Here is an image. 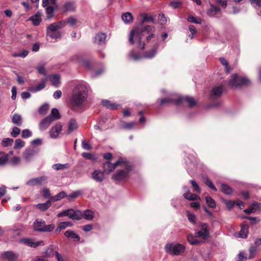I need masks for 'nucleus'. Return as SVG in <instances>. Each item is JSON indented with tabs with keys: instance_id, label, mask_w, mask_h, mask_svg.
Listing matches in <instances>:
<instances>
[{
	"instance_id": "20",
	"label": "nucleus",
	"mask_w": 261,
	"mask_h": 261,
	"mask_svg": "<svg viewBox=\"0 0 261 261\" xmlns=\"http://www.w3.org/2000/svg\"><path fill=\"white\" fill-rule=\"evenodd\" d=\"M92 177L97 182H101L104 179L103 173L100 170H96L92 173Z\"/></svg>"
},
{
	"instance_id": "49",
	"label": "nucleus",
	"mask_w": 261,
	"mask_h": 261,
	"mask_svg": "<svg viewBox=\"0 0 261 261\" xmlns=\"http://www.w3.org/2000/svg\"><path fill=\"white\" fill-rule=\"evenodd\" d=\"M82 194V192L81 191H76L68 195H67L66 196L67 197L68 200L70 201L72 200V199L77 198Z\"/></svg>"
},
{
	"instance_id": "19",
	"label": "nucleus",
	"mask_w": 261,
	"mask_h": 261,
	"mask_svg": "<svg viewBox=\"0 0 261 261\" xmlns=\"http://www.w3.org/2000/svg\"><path fill=\"white\" fill-rule=\"evenodd\" d=\"M60 76L58 74H50V82L52 86L58 88L60 85Z\"/></svg>"
},
{
	"instance_id": "52",
	"label": "nucleus",
	"mask_w": 261,
	"mask_h": 261,
	"mask_svg": "<svg viewBox=\"0 0 261 261\" xmlns=\"http://www.w3.org/2000/svg\"><path fill=\"white\" fill-rule=\"evenodd\" d=\"M206 202L211 208H215L216 206L215 200L210 196H207L205 198Z\"/></svg>"
},
{
	"instance_id": "9",
	"label": "nucleus",
	"mask_w": 261,
	"mask_h": 261,
	"mask_svg": "<svg viewBox=\"0 0 261 261\" xmlns=\"http://www.w3.org/2000/svg\"><path fill=\"white\" fill-rule=\"evenodd\" d=\"M200 230L196 232V237L202 238L203 240H207L210 236V232L208 228V225L206 223L200 222L199 223Z\"/></svg>"
},
{
	"instance_id": "53",
	"label": "nucleus",
	"mask_w": 261,
	"mask_h": 261,
	"mask_svg": "<svg viewBox=\"0 0 261 261\" xmlns=\"http://www.w3.org/2000/svg\"><path fill=\"white\" fill-rule=\"evenodd\" d=\"M29 51L27 50H23L19 53H14L12 55L14 57H22L25 58L28 56Z\"/></svg>"
},
{
	"instance_id": "56",
	"label": "nucleus",
	"mask_w": 261,
	"mask_h": 261,
	"mask_svg": "<svg viewBox=\"0 0 261 261\" xmlns=\"http://www.w3.org/2000/svg\"><path fill=\"white\" fill-rule=\"evenodd\" d=\"M187 20L189 22H191L196 24H200L201 22V20L200 19L197 18L192 15L189 16L187 18Z\"/></svg>"
},
{
	"instance_id": "34",
	"label": "nucleus",
	"mask_w": 261,
	"mask_h": 261,
	"mask_svg": "<svg viewBox=\"0 0 261 261\" xmlns=\"http://www.w3.org/2000/svg\"><path fill=\"white\" fill-rule=\"evenodd\" d=\"M66 193L64 191H62L54 196H50V202H51V201H55L60 200L64 198L65 197H66Z\"/></svg>"
},
{
	"instance_id": "7",
	"label": "nucleus",
	"mask_w": 261,
	"mask_h": 261,
	"mask_svg": "<svg viewBox=\"0 0 261 261\" xmlns=\"http://www.w3.org/2000/svg\"><path fill=\"white\" fill-rule=\"evenodd\" d=\"M166 251L172 255H177L184 252L185 247L180 244L173 245L172 244H167L165 246Z\"/></svg>"
},
{
	"instance_id": "16",
	"label": "nucleus",
	"mask_w": 261,
	"mask_h": 261,
	"mask_svg": "<svg viewBox=\"0 0 261 261\" xmlns=\"http://www.w3.org/2000/svg\"><path fill=\"white\" fill-rule=\"evenodd\" d=\"M101 103L103 106L111 110H116L120 107V105L107 99L102 100Z\"/></svg>"
},
{
	"instance_id": "45",
	"label": "nucleus",
	"mask_w": 261,
	"mask_h": 261,
	"mask_svg": "<svg viewBox=\"0 0 261 261\" xmlns=\"http://www.w3.org/2000/svg\"><path fill=\"white\" fill-rule=\"evenodd\" d=\"M28 20H32L34 25H38L41 22V19L40 16L37 14L35 16L30 17Z\"/></svg>"
},
{
	"instance_id": "2",
	"label": "nucleus",
	"mask_w": 261,
	"mask_h": 261,
	"mask_svg": "<svg viewBox=\"0 0 261 261\" xmlns=\"http://www.w3.org/2000/svg\"><path fill=\"white\" fill-rule=\"evenodd\" d=\"M88 91L86 86L83 84H78L72 90L69 100V105L72 110L83 107L87 100Z\"/></svg>"
},
{
	"instance_id": "51",
	"label": "nucleus",
	"mask_w": 261,
	"mask_h": 261,
	"mask_svg": "<svg viewBox=\"0 0 261 261\" xmlns=\"http://www.w3.org/2000/svg\"><path fill=\"white\" fill-rule=\"evenodd\" d=\"M55 256L58 261H64L62 255L57 251H53L50 249V257Z\"/></svg>"
},
{
	"instance_id": "5",
	"label": "nucleus",
	"mask_w": 261,
	"mask_h": 261,
	"mask_svg": "<svg viewBox=\"0 0 261 261\" xmlns=\"http://www.w3.org/2000/svg\"><path fill=\"white\" fill-rule=\"evenodd\" d=\"M250 82L245 77H240L237 74H233L231 79L228 81V84L233 88H238L243 86H247Z\"/></svg>"
},
{
	"instance_id": "63",
	"label": "nucleus",
	"mask_w": 261,
	"mask_h": 261,
	"mask_svg": "<svg viewBox=\"0 0 261 261\" xmlns=\"http://www.w3.org/2000/svg\"><path fill=\"white\" fill-rule=\"evenodd\" d=\"M187 217L190 222L193 224H196V216L195 215L188 212L187 214Z\"/></svg>"
},
{
	"instance_id": "48",
	"label": "nucleus",
	"mask_w": 261,
	"mask_h": 261,
	"mask_svg": "<svg viewBox=\"0 0 261 261\" xmlns=\"http://www.w3.org/2000/svg\"><path fill=\"white\" fill-rule=\"evenodd\" d=\"M82 155L83 157L88 160L95 161L97 159L94 154L90 152H83Z\"/></svg>"
},
{
	"instance_id": "42",
	"label": "nucleus",
	"mask_w": 261,
	"mask_h": 261,
	"mask_svg": "<svg viewBox=\"0 0 261 261\" xmlns=\"http://www.w3.org/2000/svg\"><path fill=\"white\" fill-rule=\"evenodd\" d=\"M34 206L38 208L40 211H44L46 210L49 207V200H47L44 203H39L34 205Z\"/></svg>"
},
{
	"instance_id": "21",
	"label": "nucleus",
	"mask_w": 261,
	"mask_h": 261,
	"mask_svg": "<svg viewBox=\"0 0 261 261\" xmlns=\"http://www.w3.org/2000/svg\"><path fill=\"white\" fill-rule=\"evenodd\" d=\"M61 117L59 111L57 109H52L50 113V123L52 121L60 119Z\"/></svg>"
},
{
	"instance_id": "23",
	"label": "nucleus",
	"mask_w": 261,
	"mask_h": 261,
	"mask_svg": "<svg viewBox=\"0 0 261 261\" xmlns=\"http://www.w3.org/2000/svg\"><path fill=\"white\" fill-rule=\"evenodd\" d=\"M261 207V203L257 202H253L250 207L245 210L244 211L247 214H250L254 213L257 209H259Z\"/></svg>"
},
{
	"instance_id": "58",
	"label": "nucleus",
	"mask_w": 261,
	"mask_h": 261,
	"mask_svg": "<svg viewBox=\"0 0 261 261\" xmlns=\"http://www.w3.org/2000/svg\"><path fill=\"white\" fill-rule=\"evenodd\" d=\"M38 72L41 74L45 75L46 73L45 64H40L37 67Z\"/></svg>"
},
{
	"instance_id": "62",
	"label": "nucleus",
	"mask_w": 261,
	"mask_h": 261,
	"mask_svg": "<svg viewBox=\"0 0 261 261\" xmlns=\"http://www.w3.org/2000/svg\"><path fill=\"white\" fill-rule=\"evenodd\" d=\"M20 133V129L17 127H14L13 128L11 134L13 137L15 138L19 135Z\"/></svg>"
},
{
	"instance_id": "41",
	"label": "nucleus",
	"mask_w": 261,
	"mask_h": 261,
	"mask_svg": "<svg viewBox=\"0 0 261 261\" xmlns=\"http://www.w3.org/2000/svg\"><path fill=\"white\" fill-rule=\"evenodd\" d=\"M49 109V105L47 103H45L40 107L38 110L39 113L41 115H45Z\"/></svg>"
},
{
	"instance_id": "64",
	"label": "nucleus",
	"mask_w": 261,
	"mask_h": 261,
	"mask_svg": "<svg viewBox=\"0 0 261 261\" xmlns=\"http://www.w3.org/2000/svg\"><path fill=\"white\" fill-rule=\"evenodd\" d=\"M66 168V164H57L53 166V168L56 170H62Z\"/></svg>"
},
{
	"instance_id": "35",
	"label": "nucleus",
	"mask_w": 261,
	"mask_h": 261,
	"mask_svg": "<svg viewBox=\"0 0 261 261\" xmlns=\"http://www.w3.org/2000/svg\"><path fill=\"white\" fill-rule=\"evenodd\" d=\"M63 8L64 12L68 11L72 12L75 11V7L73 3L68 2L64 5Z\"/></svg>"
},
{
	"instance_id": "25",
	"label": "nucleus",
	"mask_w": 261,
	"mask_h": 261,
	"mask_svg": "<svg viewBox=\"0 0 261 261\" xmlns=\"http://www.w3.org/2000/svg\"><path fill=\"white\" fill-rule=\"evenodd\" d=\"M158 45L155 46L149 51H146L144 54V57L146 58L151 59L155 56L157 53Z\"/></svg>"
},
{
	"instance_id": "12",
	"label": "nucleus",
	"mask_w": 261,
	"mask_h": 261,
	"mask_svg": "<svg viewBox=\"0 0 261 261\" xmlns=\"http://www.w3.org/2000/svg\"><path fill=\"white\" fill-rule=\"evenodd\" d=\"M38 152V149L28 147L23 152V158L26 162H30Z\"/></svg>"
},
{
	"instance_id": "11",
	"label": "nucleus",
	"mask_w": 261,
	"mask_h": 261,
	"mask_svg": "<svg viewBox=\"0 0 261 261\" xmlns=\"http://www.w3.org/2000/svg\"><path fill=\"white\" fill-rule=\"evenodd\" d=\"M124 163L122 159H119L115 163L112 164L109 161L106 162L103 164V171L108 174L113 171L117 166Z\"/></svg>"
},
{
	"instance_id": "46",
	"label": "nucleus",
	"mask_w": 261,
	"mask_h": 261,
	"mask_svg": "<svg viewBox=\"0 0 261 261\" xmlns=\"http://www.w3.org/2000/svg\"><path fill=\"white\" fill-rule=\"evenodd\" d=\"M187 240L189 243L193 245H198L200 243V241L197 240L192 234L188 235Z\"/></svg>"
},
{
	"instance_id": "10",
	"label": "nucleus",
	"mask_w": 261,
	"mask_h": 261,
	"mask_svg": "<svg viewBox=\"0 0 261 261\" xmlns=\"http://www.w3.org/2000/svg\"><path fill=\"white\" fill-rule=\"evenodd\" d=\"M47 182V177L40 176L37 178L30 179L26 182V185L29 187L41 186Z\"/></svg>"
},
{
	"instance_id": "30",
	"label": "nucleus",
	"mask_w": 261,
	"mask_h": 261,
	"mask_svg": "<svg viewBox=\"0 0 261 261\" xmlns=\"http://www.w3.org/2000/svg\"><path fill=\"white\" fill-rule=\"evenodd\" d=\"M58 8L56 0H50V18L54 16V12L58 10Z\"/></svg>"
},
{
	"instance_id": "44",
	"label": "nucleus",
	"mask_w": 261,
	"mask_h": 261,
	"mask_svg": "<svg viewBox=\"0 0 261 261\" xmlns=\"http://www.w3.org/2000/svg\"><path fill=\"white\" fill-rule=\"evenodd\" d=\"M141 16H142V20L141 25L145 22H154V19L151 16H148L147 14H143Z\"/></svg>"
},
{
	"instance_id": "26",
	"label": "nucleus",
	"mask_w": 261,
	"mask_h": 261,
	"mask_svg": "<svg viewBox=\"0 0 261 261\" xmlns=\"http://www.w3.org/2000/svg\"><path fill=\"white\" fill-rule=\"evenodd\" d=\"M9 154L4 151H0V166H5L8 162Z\"/></svg>"
},
{
	"instance_id": "14",
	"label": "nucleus",
	"mask_w": 261,
	"mask_h": 261,
	"mask_svg": "<svg viewBox=\"0 0 261 261\" xmlns=\"http://www.w3.org/2000/svg\"><path fill=\"white\" fill-rule=\"evenodd\" d=\"M34 229L39 231H47L49 230V227L45 225V222L42 220H37L34 223Z\"/></svg>"
},
{
	"instance_id": "13",
	"label": "nucleus",
	"mask_w": 261,
	"mask_h": 261,
	"mask_svg": "<svg viewBox=\"0 0 261 261\" xmlns=\"http://www.w3.org/2000/svg\"><path fill=\"white\" fill-rule=\"evenodd\" d=\"M224 87L222 85H219L213 87L211 92L210 98L212 99L219 98L222 95Z\"/></svg>"
},
{
	"instance_id": "33",
	"label": "nucleus",
	"mask_w": 261,
	"mask_h": 261,
	"mask_svg": "<svg viewBox=\"0 0 261 261\" xmlns=\"http://www.w3.org/2000/svg\"><path fill=\"white\" fill-rule=\"evenodd\" d=\"M45 87V83L44 81H42L38 86L34 87L32 86L29 88V90L32 92H36L44 89Z\"/></svg>"
},
{
	"instance_id": "59",
	"label": "nucleus",
	"mask_w": 261,
	"mask_h": 261,
	"mask_svg": "<svg viewBox=\"0 0 261 261\" xmlns=\"http://www.w3.org/2000/svg\"><path fill=\"white\" fill-rule=\"evenodd\" d=\"M42 144V140L40 138H37L35 140H33L31 142V145L35 147L36 146H40Z\"/></svg>"
},
{
	"instance_id": "15",
	"label": "nucleus",
	"mask_w": 261,
	"mask_h": 261,
	"mask_svg": "<svg viewBox=\"0 0 261 261\" xmlns=\"http://www.w3.org/2000/svg\"><path fill=\"white\" fill-rule=\"evenodd\" d=\"M21 242H22L25 245L33 248H36L38 246L44 245V243L42 241L35 242L34 240L31 239H22Z\"/></svg>"
},
{
	"instance_id": "47",
	"label": "nucleus",
	"mask_w": 261,
	"mask_h": 261,
	"mask_svg": "<svg viewBox=\"0 0 261 261\" xmlns=\"http://www.w3.org/2000/svg\"><path fill=\"white\" fill-rule=\"evenodd\" d=\"M25 145V142L20 139H17L15 141L14 148L15 149H20Z\"/></svg>"
},
{
	"instance_id": "36",
	"label": "nucleus",
	"mask_w": 261,
	"mask_h": 261,
	"mask_svg": "<svg viewBox=\"0 0 261 261\" xmlns=\"http://www.w3.org/2000/svg\"><path fill=\"white\" fill-rule=\"evenodd\" d=\"M64 235L67 238L75 239L76 241H79L80 240L79 236L76 234L72 230L66 231L64 233Z\"/></svg>"
},
{
	"instance_id": "17",
	"label": "nucleus",
	"mask_w": 261,
	"mask_h": 261,
	"mask_svg": "<svg viewBox=\"0 0 261 261\" xmlns=\"http://www.w3.org/2000/svg\"><path fill=\"white\" fill-rule=\"evenodd\" d=\"M62 129V125L60 123H57L51 127L50 130V137L52 138H57Z\"/></svg>"
},
{
	"instance_id": "18",
	"label": "nucleus",
	"mask_w": 261,
	"mask_h": 261,
	"mask_svg": "<svg viewBox=\"0 0 261 261\" xmlns=\"http://www.w3.org/2000/svg\"><path fill=\"white\" fill-rule=\"evenodd\" d=\"M1 257L8 261H14L17 258L18 255L12 251H6L1 254Z\"/></svg>"
},
{
	"instance_id": "31",
	"label": "nucleus",
	"mask_w": 261,
	"mask_h": 261,
	"mask_svg": "<svg viewBox=\"0 0 261 261\" xmlns=\"http://www.w3.org/2000/svg\"><path fill=\"white\" fill-rule=\"evenodd\" d=\"M12 121L14 124L20 126L22 123V117L18 114H14L13 115Z\"/></svg>"
},
{
	"instance_id": "24",
	"label": "nucleus",
	"mask_w": 261,
	"mask_h": 261,
	"mask_svg": "<svg viewBox=\"0 0 261 261\" xmlns=\"http://www.w3.org/2000/svg\"><path fill=\"white\" fill-rule=\"evenodd\" d=\"M77 128V125L76 120L75 119H71L69 122L68 130L66 134L67 135L70 134L72 132L76 129Z\"/></svg>"
},
{
	"instance_id": "6",
	"label": "nucleus",
	"mask_w": 261,
	"mask_h": 261,
	"mask_svg": "<svg viewBox=\"0 0 261 261\" xmlns=\"http://www.w3.org/2000/svg\"><path fill=\"white\" fill-rule=\"evenodd\" d=\"M57 216L58 217L68 216L70 219L76 221H79L83 219L82 211L80 210H74L72 208L64 210L59 213Z\"/></svg>"
},
{
	"instance_id": "40",
	"label": "nucleus",
	"mask_w": 261,
	"mask_h": 261,
	"mask_svg": "<svg viewBox=\"0 0 261 261\" xmlns=\"http://www.w3.org/2000/svg\"><path fill=\"white\" fill-rule=\"evenodd\" d=\"M221 188L222 192L226 195H230L232 192V188L226 184H222Z\"/></svg>"
},
{
	"instance_id": "37",
	"label": "nucleus",
	"mask_w": 261,
	"mask_h": 261,
	"mask_svg": "<svg viewBox=\"0 0 261 261\" xmlns=\"http://www.w3.org/2000/svg\"><path fill=\"white\" fill-rule=\"evenodd\" d=\"M122 19L125 23H129L133 21V16L130 13L126 12L122 15Z\"/></svg>"
},
{
	"instance_id": "1",
	"label": "nucleus",
	"mask_w": 261,
	"mask_h": 261,
	"mask_svg": "<svg viewBox=\"0 0 261 261\" xmlns=\"http://www.w3.org/2000/svg\"><path fill=\"white\" fill-rule=\"evenodd\" d=\"M154 29V27L149 25L135 27L129 33V44L133 45L136 43L138 48L142 50H144L146 44L144 41H142V38L146 34H149L146 37V41L147 42H150L151 39L155 37V35L151 33Z\"/></svg>"
},
{
	"instance_id": "57",
	"label": "nucleus",
	"mask_w": 261,
	"mask_h": 261,
	"mask_svg": "<svg viewBox=\"0 0 261 261\" xmlns=\"http://www.w3.org/2000/svg\"><path fill=\"white\" fill-rule=\"evenodd\" d=\"M190 182H191V183L192 185V187L193 188L194 192H196L198 193H200L201 192V189H200V188L199 187V186L197 184V182L195 180H191L190 181Z\"/></svg>"
},
{
	"instance_id": "61",
	"label": "nucleus",
	"mask_w": 261,
	"mask_h": 261,
	"mask_svg": "<svg viewBox=\"0 0 261 261\" xmlns=\"http://www.w3.org/2000/svg\"><path fill=\"white\" fill-rule=\"evenodd\" d=\"M129 57L135 61H137L141 58V56H140L139 54L135 53L134 51H132L130 53Z\"/></svg>"
},
{
	"instance_id": "27",
	"label": "nucleus",
	"mask_w": 261,
	"mask_h": 261,
	"mask_svg": "<svg viewBox=\"0 0 261 261\" xmlns=\"http://www.w3.org/2000/svg\"><path fill=\"white\" fill-rule=\"evenodd\" d=\"M49 126V117H46L39 124V129L41 131L46 130Z\"/></svg>"
},
{
	"instance_id": "39",
	"label": "nucleus",
	"mask_w": 261,
	"mask_h": 261,
	"mask_svg": "<svg viewBox=\"0 0 261 261\" xmlns=\"http://www.w3.org/2000/svg\"><path fill=\"white\" fill-rule=\"evenodd\" d=\"M219 61L223 65L225 66V69L227 73H229L232 70V68L230 67L228 62L225 59L221 57L220 58Z\"/></svg>"
},
{
	"instance_id": "43",
	"label": "nucleus",
	"mask_w": 261,
	"mask_h": 261,
	"mask_svg": "<svg viewBox=\"0 0 261 261\" xmlns=\"http://www.w3.org/2000/svg\"><path fill=\"white\" fill-rule=\"evenodd\" d=\"M21 159L18 156H14L9 161L10 164L12 166H17L20 164Z\"/></svg>"
},
{
	"instance_id": "38",
	"label": "nucleus",
	"mask_w": 261,
	"mask_h": 261,
	"mask_svg": "<svg viewBox=\"0 0 261 261\" xmlns=\"http://www.w3.org/2000/svg\"><path fill=\"white\" fill-rule=\"evenodd\" d=\"M248 233V225H243L242 226L240 232V236L242 238H246Z\"/></svg>"
},
{
	"instance_id": "3",
	"label": "nucleus",
	"mask_w": 261,
	"mask_h": 261,
	"mask_svg": "<svg viewBox=\"0 0 261 261\" xmlns=\"http://www.w3.org/2000/svg\"><path fill=\"white\" fill-rule=\"evenodd\" d=\"M66 22L73 26L76 24V20L74 18L70 17L67 19V21H60L50 24V38L55 40L60 39L61 34L60 30L65 27Z\"/></svg>"
},
{
	"instance_id": "50",
	"label": "nucleus",
	"mask_w": 261,
	"mask_h": 261,
	"mask_svg": "<svg viewBox=\"0 0 261 261\" xmlns=\"http://www.w3.org/2000/svg\"><path fill=\"white\" fill-rule=\"evenodd\" d=\"M13 143V140L10 138H4L2 141V145L4 147L11 146Z\"/></svg>"
},
{
	"instance_id": "60",
	"label": "nucleus",
	"mask_w": 261,
	"mask_h": 261,
	"mask_svg": "<svg viewBox=\"0 0 261 261\" xmlns=\"http://www.w3.org/2000/svg\"><path fill=\"white\" fill-rule=\"evenodd\" d=\"M205 184L210 187L211 189L214 190V191H217V189L216 188V187L213 184L212 180L210 179L209 178H206Z\"/></svg>"
},
{
	"instance_id": "28",
	"label": "nucleus",
	"mask_w": 261,
	"mask_h": 261,
	"mask_svg": "<svg viewBox=\"0 0 261 261\" xmlns=\"http://www.w3.org/2000/svg\"><path fill=\"white\" fill-rule=\"evenodd\" d=\"M82 214L83 215V218L87 220H91L94 218V213L90 210L82 211Z\"/></svg>"
},
{
	"instance_id": "4",
	"label": "nucleus",
	"mask_w": 261,
	"mask_h": 261,
	"mask_svg": "<svg viewBox=\"0 0 261 261\" xmlns=\"http://www.w3.org/2000/svg\"><path fill=\"white\" fill-rule=\"evenodd\" d=\"M132 169V166L130 165H126L124 169L118 170L112 177L116 184H119L121 181H126L129 177V172Z\"/></svg>"
},
{
	"instance_id": "32",
	"label": "nucleus",
	"mask_w": 261,
	"mask_h": 261,
	"mask_svg": "<svg viewBox=\"0 0 261 261\" xmlns=\"http://www.w3.org/2000/svg\"><path fill=\"white\" fill-rule=\"evenodd\" d=\"M220 11V8L214 5H212L211 8L207 10V14L210 16L215 15L218 12Z\"/></svg>"
},
{
	"instance_id": "54",
	"label": "nucleus",
	"mask_w": 261,
	"mask_h": 261,
	"mask_svg": "<svg viewBox=\"0 0 261 261\" xmlns=\"http://www.w3.org/2000/svg\"><path fill=\"white\" fill-rule=\"evenodd\" d=\"M256 248L254 246H251L249 249V255L248 258L249 259L253 258L256 253Z\"/></svg>"
},
{
	"instance_id": "29",
	"label": "nucleus",
	"mask_w": 261,
	"mask_h": 261,
	"mask_svg": "<svg viewBox=\"0 0 261 261\" xmlns=\"http://www.w3.org/2000/svg\"><path fill=\"white\" fill-rule=\"evenodd\" d=\"M176 99L172 98H164L160 100V106L168 105L170 104H175L176 105Z\"/></svg>"
},
{
	"instance_id": "22",
	"label": "nucleus",
	"mask_w": 261,
	"mask_h": 261,
	"mask_svg": "<svg viewBox=\"0 0 261 261\" xmlns=\"http://www.w3.org/2000/svg\"><path fill=\"white\" fill-rule=\"evenodd\" d=\"M106 35L102 33L97 34L95 37L94 43L99 45L103 44L105 43Z\"/></svg>"
},
{
	"instance_id": "55",
	"label": "nucleus",
	"mask_w": 261,
	"mask_h": 261,
	"mask_svg": "<svg viewBox=\"0 0 261 261\" xmlns=\"http://www.w3.org/2000/svg\"><path fill=\"white\" fill-rule=\"evenodd\" d=\"M32 136V132L29 129H25L22 132L21 137L24 139L28 138Z\"/></svg>"
},
{
	"instance_id": "8",
	"label": "nucleus",
	"mask_w": 261,
	"mask_h": 261,
	"mask_svg": "<svg viewBox=\"0 0 261 261\" xmlns=\"http://www.w3.org/2000/svg\"><path fill=\"white\" fill-rule=\"evenodd\" d=\"M185 103H187L190 108H192L196 105L197 101L195 100L194 97L191 96H180L176 100V105L179 106L183 105Z\"/></svg>"
}]
</instances>
